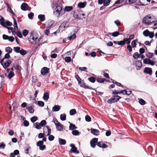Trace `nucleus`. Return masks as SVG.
<instances>
[{
  "mask_svg": "<svg viewBox=\"0 0 157 157\" xmlns=\"http://www.w3.org/2000/svg\"><path fill=\"white\" fill-rule=\"evenodd\" d=\"M53 15L58 17H60L64 14V11L61 6H57L53 9Z\"/></svg>",
  "mask_w": 157,
  "mask_h": 157,
  "instance_id": "nucleus-1",
  "label": "nucleus"
},
{
  "mask_svg": "<svg viewBox=\"0 0 157 157\" xmlns=\"http://www.w3.org/2000/svg\"><path fill=\"white\" fill-rule=\"evenodd\" d=\"M121 98V97L118 95H114L112 98L107 100V102L112 104L118 101Z\"/></svg>",
  "mask_w": 157,
  "mask_h": 157,
  "instance_id": "nucleus-2",
  "label": "nucleus"
},
{
  "mask_svg": "<svg viewBox=\"0 0 157 157\" xmlns=\"http://www.w3.org/2000/svg\"><path fill=\"white\" fill-rule=\"evenodd\" d=\"M78 84L80 85V86L81 87H82L84 88H86L90 89H91L92 90H95V89L93 88H92L90 86H87L85 85V83L83 82H82V81H79L78 82Z\"/></svg>",
  "mask_w": 157,
  "mask_h": 157,
  "instance_id": "nucleus-3",
  "label": "nucleus"
},
{
  "mask_svg": "<svg viewBox=\"0 0 157 157\" xmlns=\"http://www.w3.org/2000/svg\"><path fill=\"white\" fill-rule=\"evenodd\" d=\"M152 69L151 68L148 67H145L143 71L144 73L149 74L150 75H152Z\"/></svg>",
  "mask_w": 157,
  "mask_h": 157,
  "instance_id": "nucleus-4",
  "label": "nucleus"
},
{
  "mask_svg": "<svg viewBox=\"0 0 157 157\" xmlns=\"http://www.w3.org/2000/svg\"><path fill=\"white\" fill-rule=\"evenodd\" d=\"M98 141V139L97 138H94L90 142V144L91 147L93 148H94L96 146V144Z\"/></svg>",
  "mask_w": 157,
  "mask_h": 157,
  "instance_id": "nucleus-5",
  "label": "nucleus"
},
{
  "mask_svg": "<svg viewBox=\"0 0 157 157\" xmlns=\"http://www.w3.org/2000/svg\"><path fill=\"white\" fill-rule=\"evenodd\" d=\"M49 69L47 67H44L42 68L41 70V74L44 75L46 74H47L49 71Z\"/></svg>",
  "mask_w": 157,
  "mask_h": 157,
  "instance_id": "nucleus-6",
  "label": "nucleus"
},
{
  "mask_svg": "<svg viewBox=\"0 0 157 157\" xmlns=\"http://www.w3.org/2000/svg\"><path fill=\"white\" fill-rule=\"evenodd\" d=\"M29 7L28 5L26 3H22L21 6V9L23 11L29 10L28 9Z\"/></svg>",
  "mask_w": 157,
  "mask_h": 157,
  "instance_id": "nucleus-7",
  "label": "nucleus"
},
{
  "mask_svg": "<svg viewBox=\"0 0 157 157\" xmlns=\"http://www.w3.org/2000/svg\"><path fill=\"white\" fill-rule=\"evenodd\" d=\"M87 4V2L85 1L83 2H79L77 5L78 7L80 8H84Z\"/></svg>",
  "mask_w": 157,
  "mask_h": 157,
  "instance_id": "nucleus-8",
  "label": "nucleus"
},
{
  "mask_svg": "<svg viewBox=\"0 0 157 157\" xmlns=\"http://www.w3.org/2000/svg\"><path fill=\"white\" fill-rule=\"evenodd\" d=\"M135 64L137 70H139L141 68L142 66V63L139 60L136 61H135Z\"/></svg>",
  "mask_w": 157,
  "mask_h": 157,
  "instance_id": "nucleus-9",
  "label": "nucleus"
},
{
  "mask_svg": "<svg viewBox=\"0 0 157 157\" xmlns=\"http://www.w3.org/2000/svg\"><path fill=\"white\" fill-rule=\"evenodd\" d=\"M73 9V7L72 6H65L64 9L63 10L64 13H65V12H68L71 11Z\"/></svg>",
  "mask_w": 157,
  "mask_h": 157,
  "instance_id": "nucleus-10",
  "label": "nucleus"
},
{
  "mask_svg": "<svg viewBox=\"0 0 157 157\" xmlns=\"http://www.w3.org/2000/svg\"><path fill=\"white\" fill-rule=\"evenodd\" d=\"M4 77L0 75V89L2 87V85L4 83Z\"/></svg>",
  "mask_w": 157,
  "mask_h": 157,
  "instance_id": "nucleus-11",
  "label": "nucleus"
},
{
  "mask_svg": "<svg viewBox=\"0 0 157 157\" xmlns=\"http://www.w3.org/2000/svg\"><path fill=\"white\" fill-rule=\"evenodd\" d=\"M60 109V106L59 105H55L52 108V111L53 112H57Z\"/></svg>",
  "mask_w": 157,
  "mask_h": 157,
  "instance_id": "nucleus-12",
  "label": "nucleus"
},
{
  "mask_svg": "<svg viewBox=\"0 0 157 157\" xmlns=\"http://www.w3.org/2000/svg\"><path fill=\"white\" fill-rule=\"evenodd\" d=\"M70 146L71 147V151L72 152H75V151L77 150V147L75 146V144H71Z\"/></svg>",
  "mask_w": 157,
  "mask_h": 157,
  "instance_id": "nucleus-13",
  "label": "nucleus"
},
{
  "mask_svg": "<svg viewBox=\"0 0 157 157\" xmlns=\"http://www.w3.org/2000/svg\"><path fill=\"white\" fill-rule=\"evenodd\" d=\"M49 98V93L48 92L44 93V94L43 98L45 101L48 100Z\"/></svg>",
  "mask_w": 157,
  "mask_h": 157,
  "instance_id": "nucleus-14",
  "label": "nucleus"
},
{
  "mask_svg": "<svg viewBox=\"0 0 157 157\" xmlns=\"http://www.w3.org/2000/svg\"><path fill=\"white\" fill-rule=\"evenodd\" d=\"M38 18L41 21H43L45 20V15L44 14H39L38 16Z\"/></svg>",
  "mask_w": 157,
  "mask_h": 157,
  "instance_id": "nucleus-15",
  "label": "nucleus"
},
{
  "mask_svg": "<svg viewBox=\"0 0 157 157\" xmlns=\"http://www.w3.org/2000/svg\"><path fill=\"white\" fill-rule=\"evenodd\" d=\"M59 144L62 145H64L66 143V141L65 140L60 138H59Z\"/></svg>",
  "mask_w": 157,
  "mask_h": 157,
  "instance_id": "nucleus-16",
  "label": "nucleus"
},
{
  "mask_svg": "<svg viewBox=\"0 0 157 157\" xmlns=\"http://www.w3.org/2000/svg\"><path fill=\"white\" fill-rule=\"evenodd\" d=\"M54 21H49L47 22V28H50L54 24Z\"/></svg>",
  "mask_w": 157,
  "mask_h": 157,
  "instance_id": "nucleus-17",
  "label": "nucleus"
},
{
  "mask_svg": "<svg viewBox=\"0 0 157 157\" xmlns=\"http://www.w3.org/2000/svg\"><path fill=\"white\" fill-rule=\"evenodd\" d=\"M69 123H70V126L69 127V128L70 130H73L77 128V127L75 126V124L72 123H70V122H69Z\"/></svg>",
  "mask_w": 157,
  "mask_h": 157,
  "instance_id": "nucleus-18",
  "label": "nucleus"
},
{
  "mask_svg": "<svg viewBox=\"0 0 157 157\" xmlns=\"http://www.w3.org/2000/svg\"><path fill=\"white\" fill-rule=\"evenodd\" d=\"M59 124H58L56 126V129L59 131H62L63 129V125H62L60 123Z\"/></svg>",
  "mask_w": 157,
  "mask_h": 157,
  "instance_id": "nucleus-19",
  "label": "nucleus"
},
{
  "mask_svg": "<svg viewBox=\"0 0 157 157\" xmlns=\"http://www.w3.org/2000/svg\"><path fill=\"white\" fill-rule=\"evenodd\" d=\"M138 42V40L136 39L133 40L131 43V45L133 48H136L137 45L136 43Z\"/></svg>",
  "mask_w": 157,
  "mask_h": 157,
  "instance_id": "nucleus-20",
  "label": "nucleus"
},
{
  "mask_svg": "<svg viewBox=\"0 0 157 157\" xmlns=\"http://www.w3.org/2000/svg\"><path fill=\"white\" fill-rule=\"evenodd\" d=\"M6 22L5 21V19L4 18L2 17L0 19V24L3 27L5 26V24Z\"/></svg>",
  "mask_w": 157,
  "mask_h": 157,
  "instance_id": "nucleus-21",
  "label": "nucleus"
},
{
  "mask_svg": "<svg viewBox=\"0 0 157 157\" xmlns=\"http://www.w3.org/2000/svg\"><path fill=\"white\" fill-rule=\"evenodd\" d=\"M60 120L62 121H64L66 120V115L65 113L61 114L60 116Z\"/></svg>",
  "mask_w": 157,
  "mask_h": 157,
  "instance_id": "nucleus-22",
  "label": "nucleus"
},
{
  "mask_svg": "<svg viewBox=\"0 0 157 157\" xmlns=\"http://www.w3.org/2000/svg\"><path fill=\"white\" fill-rule=\"evenodd\" d=\"M91 132L93 135L96 136L98 135V134H96V133H98L99 132V131L95 129L92 128L91 129Z\"/></svg>",
  "mask_w": 157,
  "mask_h": 157,
  "instance_id": "nucleus-23",
  "label": "nucleus"
},
{
  "mask_svg": "<svg viewBox=\"0 0 157 157\" xmlns=\"http://www.w3.org/2000/svg\"><path fill=\"white\" fill-rule=\"evenodd\" d=\"M72 133L74 136H78L81 133L78 130H75L72 131Z\"/></svg>",
  "mask_w": 157,
  "mask_h": 157,
  "instance_id": "nucleus-24",
  "label": "nucleus"
},
{
  "mask_svg": "<svg viewBox=\"0 0 157 157\" xmlns=\"http://www.w3.org/2000/svg\"><path fill=\"white\" fill-rule=\"evenodd\" d=\"M111 1L110 0H104L103 5L105 6H107L109 5Z\"/></svg>",
  "mask_w": 157,
  "mask_h": 157,
  "instance_id": "nucleus-25",
  "label": "nucleus"
},
{
  "mask_svg": "<svg viewBox=\"0 0 157 157\" xmlns=\"http://www.w3.org/2000/svg\"><path fill=\"white\" fill-rule=\"evenodd\" d=\"M13 24H14V29H18V26H17V21H16V19L14 18V17H13Z\"/></svg>",
  "mask_w": 157,
  "mask_h": 157,
  "instance_id": "nucleus-26",
  "label": "nucleus"
},
{
  "mask_svg": "<svg viewBox=\"0 0 157 157\" xmlns=\"http://www.w3.org/2000/svg\"><path fill=\"white\" fill-rule=\"evenodd\" d=\"M21 48L19 47H14L13 49L14 51L17 53H19L20 52Z\"/></svg>",
  "mask_w": 157,
  "mask_h": 157,
  "instance_id": "nucleus-27",
  "label": "nucleus"
},
{
  "mask_svg": "<svg viewBox=\"0 0 157 157\" xmlns=\"http://www.w3.org/2000/svg\"><path fill=\"white\" fill-rule=\"evenodd\" d=\"M66 24L65 22L62 23L60 25V26L59 28V30H63L65 28Z\"/></svg>",
  "mask_w": 157,
  "mask_h": 157,
  "instance_id": "nucleus-28",
  "label": "nucleus"
},
{
  "mask_svg": "<svg viewBox=\"0 0 157 157\" xmlns=\"http://www.w3.org/2000/svg\"><path fill=\"white\" fill-rule=\"evenodd\" d=\"M34 126L35 128L38 129H39L41 128V126H40L39 123L38 122H36L34 124Z\"/></svg>",
  "mask_w": 157,
  "mask_h": 157,
  "instance_id": "nucleus-29",
  "label": "nucleus"
},
{
  "mask_svg": "<svg viewBox=\"0 0 157 157\" xmlns=\"http://www.w3.org/2000/svg\"><path fill=\"white\" fill-rule=\"evenodd\" d=\"M28 110L29 113H33L34 112V109L32 107V106H29L27 108Z\"/></svg>",
  "mask_w": 157,
  "mask_h": 157,
  "instance_id": "nucleus-30",
  "label": "nucleus"
},
{
  "mask_svg": "<svg viewBox=\"0 0 157 157\" xmlns=\"http://www.w3.org/2000/svg\"><path fill=\"white\" fill-rule=\"evenodd\" d=\"M5 50L6 52H7L8 53H12V48L10 47H6L5 49Z\"/></svg>",
  "mask_w": 157,
  "mask_h": 157,
  "instance_id": "nucleus-31",
  "label": "nucleus"
},
{
  "mask_svg": "<svg viewBox=\"0 0 157 157\" xmlns=\"http://www.w3.org/2000/svg\"><path fill=\"white\" fill-rule=\"evenodd\" d=\"M105 78L103 79L101 78H98L97 79V81L100 83H103L104 82V81H105Z\"/></svg>",
  "mask_w": 157,
  "mask_h": 157,
  "instance_id": "nucleus-32",
  "label": "nucleus"
},
{
  "mask_svg": "<svg viewBox=\"0 0 157 157\" xmlns=\"http://www.w3.org/2000/svg\"><path fill=\"white\" fill-rule=\"evenodd\" d=\"M73 16L76 19H82V18L81 17V14H80V15H79V14L74 13L73 14Z\"/></svg>",
  "mask_w": 157,
  "mask_h": 157,
  "instance_id": "nucleus-33",
  "label": "nucleus"
},
{
  "mask_svg": "<svg viewBox=\"0 0 157 157\" xmlns=\"http://www.w3.org/2000/svg\"><path fill=\"white\" fill-rule=\"evenodd\" d=\"M76 113V111L75 109H71L70 111V114L72 116L75 114Z\"/></svg>",
  "mask_w": 157,
  "mask_h": 157,
  "instance_id": "nucleus-34",
  "label": "nucleus"
},
{
  "mask_svg": "<svg viewBox=\"0 0 157 157\" xmlns=\"http://www.w3.org/2000/svg\"><path fill=\"white\" fill-rule=\"evenodd\" d=\"M29 33V31L27 29H25L23 30L22 34L24 36H26Z\"/></svg>",
  "mask_w": 157,
  "mask_h": 157,
  "instance_id": "nucleus-35",
  "label": "nucleus"
},
{
  "mask_svg": "<svg viewBox=\"0 0 157 157\" xmlns=\"http://www.w3.org/2000/svg\"><path fill=\"white\" fill-rule=\"evenodd\" d=\"M12 23L11 22L7 21L6 22L5 25L4 26V27H7V26H10L12 25Z\"/></svg>",
  "mask_w": 157,
  "mask_h": 157,
  "instance_id": "nucleus-36",
  "label": "nucleus"
},
{
  "mask_svg": "<svg viewBox=\"0 0 157 157\" xmlns=\"http://www.w3.org/2000/svg\"><path fill=\"white\" fill-rule=\"evenodd\" d=\"M39 124L41 127L43 126L46 124V121L44 120H42L41 121Z\"/></svg>",
  "mask_w": 157,
  "mask_h": 157,
  "instance_id": "nucleus-37",
  "label": "nucleus"
},
{
  "mask_svg": "<svg viewBox=\"0 0 157 157\" xmlns=\"http://www.w3.org/2000/svg\"><path fill=\"white\" fill-rule=\"evenodd\" d=\"M37 117L36 116L32 117L30 118V120L32 123H34L37 120Z\"/></svg>",
  "mask_w": 157,
  "mask_h": 157,
  "instance_id": "nucleus-38",
  "label": "nucleus"
},
{
  "mask_svg": "<svg viewBox=\"0 0 157 157\" xmlns=\"http://www.w3.org/2000/svg\"><path fill=\"white\" fill-rule=\"evenodd\" d=\"M149 31L147 29L146 30L143 32V34L145 36H147L149 35Z\"/></svg>",
  "mask_w": 157,
  "mask_h": 157,
  "instance_id": "nucleus-39",
  "label": "nucleus"
},
{
  "mask_svg": "<svg viewBox=\"0 0 157 157\" xmlns=\"http://www.w3.org/2000/svg\"><path fill=\"white\" fill-rule=\"evenodd\" d=\"M14 75V74L12 71H10L8 74V77L10 79L12 78Z\"/></svg>",
  "mask_w": 157,
  "mask_h": 157,
  "instance_id": "nucleus-40",
  "label": "nucleus"
},
{
  "mask_svg": "<svg viewBox=\"0 0 157 157\" xmlns=\"http://www.w3.org/2000/svg\"><path fill=\"white\" fill-rule=\"evenodd\" d=\"M120 34V33L118 31H116L113 33L112 35L113 37H117Z\"/></svg>",
  "mask_w": 157,
  "mask_h": 157,
  "instance_id": "nucleus-41",
  "label": "nucleus"
},
{
  "mask_svg": "<svg viewBox=\"0 0 157 157\" xmlns=\"http://www.w3.org/2000/svg\"><path fill=\"white\" fill-rule=\"evenodd\" d=\"M37 104L39 105L40 106L43 107L44 106V102L42 101H39L37 102Z\"/></svg>",
  "mask_w": 157,
  "mask_h": 157,
  "instance_id": "nucleus-42",
  "label": "nucleus"
},
{
  "mask_svg": "<svg viewBox=\"0 0 157 157\" xmlns=\"http://www.w3.org/2000/svg\"><path fill=\"white\" fill-rule=\"evenodd\" d=\"M76 37V35L75 33H74L72 35L70 36L67 38V39L69 40L71 39H74Z\"/></svg>",
  "mask_w": 157,
  "mask_h": 157,
  "instance_id": "nucleus-43",
  "label": "nucleus"
},
{
  "mask_svg": "<svg viewBox=\"0 0 157 157\" xmlns=\"http://www.w3.org/2000/svg\"><path fill=\"white\" fill-rule=\"evenodd\" d=\"M139 103L141 105H144L145 104V101L142 99H140L139 100Z\"/></svg>",
  "mask_w": 157,
  "mask_h": 157,
  "instance_id": "nucleus-44",
  "label": "nucleus"
},
{
  "mask_svg": "<svg viewBox=\"0 0 157 157\" xmlns=\"http://www.w3.org/2000/svg\"><path fill=\"white\" fill-rule=\"evenodd\" d=\"M88 80L92 83H94L95 81V78L93 77H91L88 78Z\"/></svg>",
  "mask_w": 157,
  "mask_h": 157,
  "instance_id": "nucleus-45",
  "label": "nucleus"
},
{
  "mask_svg": "<svg viewBox=\"0 0 157 157\" xmlns=\"http://www.w3.org/2000/svg\"><path fill=\"white\" fill-rule=\"evenodd\" d=\"M85 120L86 121L89 122L91 121V118L89 115H86L85 117Z\"/></svg>",
  "mask_w": 157,
  "mask_h": 157,
  "instance_id": "nucleus-46",
  "label": "nucleus"
},
{
  "mask_svg": "<svg viewBox=\"0 0 157 157\" xmlns=\"http://www.w3.org/2000/svg\"><path fill=\"white\" fill-rule=\"evenodd\" d=\"M44 142L42 140L38 141L36 143V145L37 146L40 147L43 144Z\"/></svg>",
  "mask_w": 157,
  "mask_h": 157,
  "instance_id": "nucleus-47",
  "label": "nucleus"
},
{
  "mask_svg": "<svg viewBox=\"0 0 157 157\" xmlns=\"http://www.w3.org/2000/svg\"><path fill=\"white\" fill-rule=\"evenodd\" d=\"M19 53H20L21 55L24 56L26 54L27 52L26 51L22 48L20 52Z\"/></svg>",
  "mask_w": 157,
  "mask_h": 157,
  "instance_id": "nucleus-48",
  "label": "nucleus"
},
{
  "mask_svg": "<svg viewBox=\"0 0 157 157\" xmlns=\"http://www.w3.org/2000/svg\"><path fill=\"white\" fill-rule=\"evenodd\" d=\"M52 121L54 123L56 126L58 124H59L60 123L56 118H53L52 120Z\"/></svg>",
  "mask_w": 157,
  "mask_h": 157,
  "instance_id": "nucleus-49",
  "label": "nucleus"
},
{
  "mask_svg": "<svg viewBox=\"0 0 157 157\" xmlns=\"http://www.w3.org/2000/svg\"><path fill=\"white\" fill-rule=\"evenodd\" d=\"M143 63L144 64H148L150 60V59L149 58H146L143 59Z\"/></svg>",
  "mask_w": 157,
  "mask_h": 157,
  "instance_id": "nucleus-50",
  "label": "nucleus"
},
{
  "mask_svg": "<svg viewBox=\"0 0 157 157\" xmlns=\"http://www.w3.org/2000/svg\"><path fill=\"white\" fill-rule=\"evenodd\" d=\"M148 36L149 38H152L154 36V33L153 32H150Z\"/></svg>",
  "mask_w": 157,
  "mask_h": 157,
  "instance_id": "nucleus-51",
  "label": "nucleus"
},
{
  "mask_svg": "<svg viewBox=\"0 0 157 157\" xmlns=\"http://www.w3.org/2000/svg\"><path fill=\"white\" fill-rule=\"evenodd\" d=\"M124 42L125 43H126L127 44H128V45L130 43V40L128 38H125L124 39Z\"/></svg>",
  "mask_w": 157,
  "mask_h": 157,
  "instance_id": "nucleus-52",
  "label": "nucleus"
},
{
  "mask_svg": "<svg viewBox=\"0 0 157 157\" xmlns=\"http://www.w3.org/2000/svg\"><path fill=\"white\" fill-rule=\"evenodd\" d=\"M23 124L25 126L27 127L29 125V122L27 120H24L23 122Z\"/></svg>",
  "mask_w": 157,
  "mask_h": 157,
  "instance_id": "nucleus-53",
  "label": "nucleus"
},
{
  "mask_svg": "<svg viewBox=\"0 0 157 157\" xmlns=\"http://www.w3.org/2000/svg\"><path fill=\"white\" fill-rule=\"evenodd\" d=\"M34 15V14L33 12H30L28 14V16L29 18L30 19H32L33 18V16Z\"/></svg>",
  "mask_w": 157,
  "mask_h": 157,
  "instance_id": "nucleus-54",
  "label": "nucleus"
},
{
  "mask_svg": "<svg viewBox=\"0 0 157 157\" xmlns=\"http://www.w3.org/2000/svg\"><path fill=\"white\" fill-rule=\"evenodd\" d=\"M140 57V55H139L138 52H135L134 53L133 55V57L134 59L136 58H139Z\"/></svg>",
  "mask_w": 157,
  "mask_h": 157,
  "instance_id": "nucleus-55",
  "label": "nucleus"
},
{
  "mask_svg": "<svg viewBox=\"0 0 157 157\" xmlns=\"http://www.w3.org/2000/svg\"><path fill=\"white\" fill-rule=\"evenodd\" d=\"M71 60V58L70 56L66 57L65 58V61L67 63L70 62Z\"/></svg>",
  "mask_w": 157,
  "mask_h": 157,
  "instance_id": "nucleus-56",
  "label": "nucleus"
},
{
  "mask_svg": "<svg viewBox=\"0 0 157 157\" xmlns=\"http://www.w3.org/2000/svg\"><path fill=\"white\" fill-rule=\"evenodd\" d=\"M54 136L53 135H50V134L49 135L48 139L50 141H52L54 140Z\"/></svg>",
  "mask_w": 157,
  "mask_h": 157,
  "instance_id": "nucleus-57",
  "label": "nucleus"
},
{
  "mask_svg": "<svg viewBox=\"0 0 157 157\" xmlns=\"http://www.w3.org/2000/svg\"><path fill=\"white\" fill-rule=\"evenodd\" d=\"M46 127L47 128V129H48L47 136H49L51 133V129L49 128V126H46Z\"/></svg>",
  "mask_w": 157,
  "mask_h": 157,
  "instance_id": "nucleus-58",
  "label": "nucleus"
},
{
  "mask_svg": "<svg viewBox=\"0 0 157 157\" xmlns=\"http://www.w3.org/2000/svg\"><path fill=\"white\" fill-rule=\"evenodd\" d=\"M59 6L58 5V4L56 3V2H53L52 5V7L53 8V9L55 8H56L57 6Z\"/></svg>",
  "mask_w": 157,
  "mask_h": 157,
  "instance_id": "nucleus-59",
  "label": "nucleus"
},
{
  "mask_svg": "<svg viewBox=\"0 0 157 157\" xmlns=\"http://www.w3.org/2000/svg\"><path fill=\"white\" fill-rule=\"evenodd\" d=\"M146 56L148 58H151L153 56V53L150 52H148V53L147 54Z\"/></svg>",
  "mask_w": 157,
  "mask_h": 157,
  "instance_id": "nucleus-60",
  "label": "nucleus"
},
{
  "mask_svg": "<svg viewBox=\"0 0 157 157\" xmlns=\"http://www.w3.org/2000/svg\"><path fill=\"white\" fill-rule=\"evenodd\" d=\"M17 35L20 38H22L23 37L21 33L19 31H17Z\"/></svg>",
  "mask_w": 157,
  "mask_h": 157,
  "instance_id": "nucleus-61",
  "label": "nucleus"
},
{
  "mask_svg": "<svg viewBox=\"0 0 157 157\" xmlns=\"http://www.w3.org/2000/svg\"><path fill=\"white\" fill-rule=\"evenodd\" d=\"M8 40L11 42H13L14 41V38L13 36H9Z\"/></svg>",
  "mask_w": 157,
  "mask_h": 157,
  "instance_id": "nucleus-62",
  "label": "nucleus"
},
{
  "mask_svg": "<svg viewBox=\"0 0 157 157\" xmlns=\"http://www.w3.org/2000/svg\"><path fill=\"white\" fill-rule=\"evenodd\" d=\"M2 38L4 40H8L9 36L5 34H3L2 35Z\"/></svg>",
  "mask_w": 157,
  "mask_h": 157,
  "instance_id": "nucleus-63",
  "label": "nucleus"
},
{
  "mask_svg": "<svg viewBox=\"0 0 157 157\" xmlns=\"http://www.w3.org/2000/svg\"><path fill=\"white\" fill-rule=\"evenodd\" d=\"M39 147L40 150L43 151L45 149L46 146L45 145L43 144Z\"/></svg>",
  "mask_w": 157,
  "mask_h": 157,
  "instance_id": "nucleus-64",
  "label": "nucleus"
}]
</instances>
